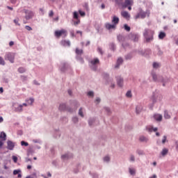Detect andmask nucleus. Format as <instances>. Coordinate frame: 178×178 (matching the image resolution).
<instances>
[{
  "mask_svg": "<svg viewBox=\"0 0 178 178\" xmlns=\"http://www.w3.org/2000/svg\"><path fill=\"white\" fill-rule=\"evenodd\" d=\"M154 34H155V31L149 29H145L143 32L144 42L148 44L154 41Z\"/></svg>",
  "mask_w": 178,
  "mask_h": 178,
  "instance_id": "nucleus-1",
  "label": "nucleus"
},
{
  "mask_svg": "<svg viewBox=\"0 0 178 178\" xmlns=\"http://www.w3.org/2000/svg\"><path fill=\"white\" fill-rule=\"evenodd\" d=\"M16 54L13 52H7L4 56L5 60H9L10 63H15Z\"/></svg>",
  "mask_w": 178,
  "mask_h": 178,
  "instance_id": "nucleus-2",
  "label": "nucleus"
},
{
  "mask_svg": "<svg viewBox=\"0 0 178 178\" xmlns=\"http://www.w3.org/2000/svg\"><path fill=\"white\" fill-rule=\"evenodd\" d=\"M59 111H60V112H69L70 113H73V108L69 106H67L66 104L63 103L60 104L59 105V108H58Z\"/></svg>",
  "mask_w": 178,
  "mask_h": 178,
  "instance_id": "nucleus-3",
  "label": "nucleus"
},
{
  "mask_svg": "<svg viewBox=\"0 0 178 178\" xmlns=\"http://www.w3.org/2000/svg\"><path fill=\"white\" fill-rule=\"evenodd\" d=\"M22 13H25L26 20H30V19H33L34 16V13L30 10L23 9Z\"/></svg>",
  "mask_w": 178,
  "mask_h": 178,
  "instance_id": "nucleus-4",
  "label": "nucleus"
},
{
  "mask_svg": "<svg viewBox=\"0 0 178 178\" xmlns=\"http://www.w3.org/2000/svg\"><path fill=\"white\" fill-rule=\"evenodd\" d=\"M129 38L131 40V41H133L134 42H138L140 35H138V33H131L129 35Z\"/></svg>",
  "mask_w": 178,
  "mask_h": 178,
  "instance_id": "nucleus-5",
  "label": "nucleus"
},
{
  "mask_svg": "<svg viewBox=\"0 0 178 178\" xmlns=\"http://www.w3.org/2000/svg\"><path fill=\"white\" fill-rule=\"evenodd\" d=\"M156 98H158V95L156 94L155 92H153L152 98H151L152 103L149 106V109H151V111H152V109H154V105H155V104H156Z\"/></svg>",
  "mask_w": 178,
  "mask_h": 178,
  "instance_id": "nucleus-6",
  "label": "nucleus"
},
{
  "mask_svg": "<svg viewBox=\"0 0 178 178\" xmlns=\"http://www.w3.org/2000/svg\"><path fill=\"white\" fill-rule=\"evenodd\" d=\"M104 80H105L106 84H109V83H112L113 81V79L109 76V74L104 72L102 74Z\"/></svg>",
  "mask_w": 178,
  "mask_h": 178,
  "instance_id": "nucleus-7",
  "label": "nucleus"
},
{
  "mask_svg": "<svg viewBox=\"0 0 178 178\" xmlns=\"http://www.w3.org/2000/svg\"><path fill=\"white\" fill-rule=\"evenodd\" d=\"M70 69V65L67 63H63L62 67L60 68V70L62 72V73H65L66 70H69Z\"/></svg>",
  "mask_w": 178,
  "mask_h": 178,
  "instance_id": "nucleus-8",
  "label": "nucleus"
},
{
  "mask_svg": "<svg viewBox=\"0 0 178 178\" xmlns=\"http://www.w3.org/2000/svg\"><path fill=\"white\" fill-rule=\"evenodd\" d=\"M73 158V153L67 152L65 154H63L61 156V159H63V161H66L67 159H72Z\"/></svg>",
  "mask_w": 178,
  "mask_h": 178,
  "instance_id": "nucleus-9",
  "label": "nucleus"
},
{
  "mask_svg": "<svg viewBox=\"0 0 178 178\" xmlns=\"http://www.w3.org/2000/svg\"><path fill=\"white\" fill-rule=\"evenodd\" d=\"M15 145L16 143L15 142H12V140H8L7 149H9L10 151H13Z\"/></svg>",
  "mask_w": 178,
  "mask_h": 178,
  "instance_id": "nucleus-10",
  "label": "nucleus"
},
{
  "mask_svg": "<svg viewBox=\"0 0 178 178\" xmlns=\"http://www.w3.org/2000/svg\"><path fill=\"white\" fill-rule=\"evenodd\" d=\"M70 104L74 109H77V108L80 106V104H79L77 100H71Z\"/></svg>",
  "mask_w": 178,
  "mask_h": 178,
  "instance_id": "nucleus-11",
  "label": "nucleus"
},
{
  "mask_svg": "<svg viewBox=\"0 0 178 178\" xmlns=\"http://www.w3.org/2000/svg\"><path fill=\"white\" fill-rule=\"evenodd\" d=\"M60 136H61V134L59 129L54 130V134H53L54 138H60Z\"/></svg>",
  "mask_w": 178,
  "mask_h": 178,
  "instance_id": "nucleus-12",
  "label": "nucleus"
},
{
  "mask_svg": "<svg viewBox=\"0 0 178 178\" xmlns=\"http://www.w3.org/2000/svg\"><path fill=\"white\" fill-rule=\"evenodd\" d=\"M66 33V31L64 29H61L60 31H56L54 33V35L57 37V38H59L63 34H65Z\"/></svg>",
  "mask_w": 178,
  "mask_h": 178,
  "instance_id": "nucleus-13",
  "label": "nucleus"
},
{
  "mask_svg": "<svg viewBox=\"0 0 178 178\" xmlns=\"http://www.w3.org/2000/svg\"><path fill=\"white\" fill-rule=\"evenodd\" d=\"M124 79L122 76L117 77V84L118 87H123Z\"/></svg>",
  "mask_w": 178,
  "mask_h": 178,
  "instance_id": "nucleus-14",
  "label": "nucleus"
},
{
  "mask_svg": "<svg viewBox=\"0 0 178 178\" xmlns=\"http://www.w3.org/2000/svg\"><path fill=\"white\" fill-rule=\"evenodd\" d=\"M117 40L119 42H124L126 41V37L122 34L117 35Z\"/></svg>",
  "mask_w": 178,
  "mask_h": 178,
  "instance_id": "nucleus-15",
  "label": "nucleus"
},
{
  "mask_svg": "<svg viewBox=\"0 0 178 178\" xmlns=\"http://www.w3.org/2000/svg\"><path fill=\"white\" fill-rule=\"evenodd\" d=\"M119 22H120V19H119L118 17L116 15H114L111 20V22L113 23V24L116 26V24H119Z\"/></svg>",
  "mask_w": 178,
  "mask_h": 178,
  "instance_id": "nucleus-16",
  "label": "nucleus"
},
{
  "mask_svg": "<svg viewBox=\"0 0 178 178\" xmlns=\"http://www.w3.org/2000/svg\"><path fill=\"white\" fill-rule=\"evenodd\" d=\"M153 118L155 120H156V122H162V115L154 114Z\"/></svg>",
  "mask_w": 178,
  "mask_h": 178,
  "instance_id": "nucleus-17",
  "label": "nucleus"
},
{
  "mask_svg": "<svg viewBox=\"0 0 178 178\" xmlns=\"http://www.w3.org/2000/svg\"><path fill=\"white\" fill-rule=\"evenodd\" d=\"M121 16H122V17H124V19H126L127 20H129V19H130V14H129L127 11L122 12Z\"/></svg>",
  "mask_w": 178,
  "mask_h": 178,
  "instance_id": "nucleus-18",
  "label": "nucleus"
},
{
  "mask_svg": "<svg viewBox=\"0 0 178 178\" xmlns=\"http://www.w3.org/2000/svg\"><path fill=\"white\" fill-rule=\"evenodd\" d=\"M106 29H107V30H112V29H116V25H115V24H109L107 23L106 24Z\"/></svg>",
  "mask_w": 178,
  "mask_h": 178,
  "instance_id": "nucleus-19",
  "label": "nucleus"
},
{
  "mask_svg": "<svg viewBox=\"0 0 178 178\" xmlns=\"http://www.w3.org/2000/svg\"><path fill=\"white\" fill-rule=\"evenodd\" d=\"M125 60H131L133 59V52H129L124 56Z\"/></svg>",
  "mask_w": 178,
  "mask_h": 178,
  "instance_id": "nucleus-20",
  "label": "nucleus"
},
{
  "mask_svg": "<svg viewBox=\"0 0 178 178\" xmlns=\"http://www.w3.org/2000/svg\"><path fill=\"white\" fill-rule=\"evenodd\" d=\"M15 112H23V105L18 104L15 106Z\"/></svg>",
  "mask_w": 178,
  "mask_h": 178,
  "instance_id": "nucleus-21",
  "label": "nucleus"
},
{
  "mask_svg": "<svg viewBox=\"0 0 178 178\" xmlns=\"http://www.w3.org/2000/svg\"><path fill=\"white\" fill-rule=\"evenodd\" d=\"M13 175L16 176L17 175L18 178H22V170L20 169L15 170L13 171Z\"/></svg>",
  "mask_w": 178,
  "mask_h": 178,
  "instance_id": "nucleus-22",
  "label": "nucleus"
},
{
  "mask_svg": "<svg viewBox=\"0 0 178 178\" xmlns=\"http://www.w3.org/2000/svg\"><path fill=\"white\" fill-rule=\"evenodd\" d=\"M109 49L111 51H113V52H115L116 51V44L113 42H111L108 44Z\"/></svg>",
  "mask_w": 178,
  "mask_h": 178,
  "instance_id": "nucleus-23",
  "label": "nucleus"
},
{
  "mask_svg": "<svg viewBox=\"0 0 178 178\" xmlns=\"http://www.w3.org/2000/svg\"><path fill=\"white\" fill-rule=\"evenodd\" d=\"M60 42L63 47H70V40H62Z\"/></svg>",
  "mask_w": 178,
  "mask_h": 178,
  "instance_id": "nucleus-24",
  "label": "nucleus"
},
{
  "mask_svg": "<svg viewBox=\"0 0 178 178\" xmlns=\"http://www.w3.org/2000/svg\"><path fill=\"white\" fill-rule=\"evenodd\" d=\"M152 54V51H151V49H145V58H148L149 55Z\"/></svg>",
  "mask_w": 178,
  "mask_h": 178,
  "instance_id": "nucleus-25",
  "label": "nucleus"
},
{
  "mask_svg": "<svg viewBox=\"0 0 178 178\" xmlns=\"http://www.w3.org/2000/svg\"><path fill=\"white\" fill-rule=\"evenodd\" d=\"M91 65H98V63H99V59L98 58H93L91 61H90Z\"/></svg>",
  "mask_w": 178,
  "mask_h": 178,
  "instance_id": "nucleus-26",
  "label": "nucleus"
},
{
  "mask_svg": "<svg viewBox=\"0 0 178 178\" xmlns=\"http://www.w3.org/2000/svg\"><path fill=\"white\" fill-rule=\"evenodd\" d=\"M159 83H168V79L164 78L162 76H159Z\"/></svg>",
  "mask_w": 178,
  "mask_h": 178,
  "instance_id": "nucleus-27",
  "label": "nucleus"
},
{
  "mask_svg": "<svg viewBox=\"0 0 178 178\" xmlns=\"http://www.w3.org/2000/svg\"><path fill=\"white\" fill-rule=\"evenodd\" d=\"M152 77L153 81H154V83H156L157 81H159L158 75H156V74L155 72L152 73Z\"/></svg>",
  "mask_w": 178,
  "mask_h": 178,
  "instance_id": "nucleus-28",
  "label": "nucleus"
},
{
  "mask_svg": "<svg viewBox=\"0 0 178 178\" xmlns=\"http://www.w3.org/2000/svg\"><path fill=\"white\" fill-rule=\"evenodd\" d=\"M142 111H143V107H141V106H136V115H140V113H141Z\"/></svg>",
  "mask_w": 178,
  "mask_h": 178,
  "instance_id": "nucleus-29",
  "label": "nucleus"
},
{
  "mask_svg": "<svg viewBox=\"0 0 178 178\" xmlns=\"http://www.w3.org/2000/svg\"><path fill=\"white\" fill-rule=\"evenodd\" d=\"M169 152V149L167 148H163L161 152V154L162 156H165V155H168V153Z\"/></svg>",
  "mask_w": 178,
  "mask_h": 178,
  "instance_id": "nucleus-30",
  "label": "nucleus"
},
{
  "mask_svg": "<svg viewBox=\"0 0 178 178\" xmlns=\"http://www.w3.org/2000/svg\"><path fill=\"white\" fill-rule=\"evenodd\" d=\"M75 54H76V56L83 55L84 54V51L83 49H79V48H76Z\"/></svg>",
  "mask_w": 178,
  "mask_h": 178,
  "instance_id": "nucleus-31",
  "label": "nucleus"
},
{
  "mask_svg": "<svg viewBox=\"0 0 178 178\" xmlns=\"http://www.w3.org/2000/svg\"><path fill=\"white\" fill-rule=\"evenodd\" d=\"M26 102L28 105H33L34 104V98H29L26 99Z\"/></svg>",
  "mask_w": 178,
  "mask_h": 178,
  "instance_id": "nucleus-32",
  "label": "nucleus"
},
{
  "mask_svg": "<svg viewBox=\"0 0 178 178\" xmlns=\"http://www.w3.org/2000/svg\"><path fill=\"white\" fill-rule=\"evenodd\" d=\"M76 60H79V62H80V63H84V58H83V57H81V55L76 56Z\"/></svg>",
  "mask_w": 178,
  "mask_h": 178,
  "instance_id": "nucleus-33",
  "label": "nucleus"
},
{
  "mask_svg": "<svg viewBox=\"0 0 178 178\" xmlns=\"http://www.w3.org/2000/svg\"><path fill=\"white\" fill-rule=\"evenodd\" d=\"M166 37V33L165 32H160L159 34V40H163Z\"/></svg>",
  "mask_w": 178,
  "mask_h": 178,
  "instance_id": "nucleus-34",
  "label": "nucleus"
},
{
  "mask_svg": "<svg viewBox=\"0 0 178 178\" xmlns=\"http://www.w3.org/2000/svg\"><path fill=\"white\" fill-rule=\"evenodd\" d=\"M139 140L141 143H148V138L145 136H140Z\"/></svg>",
  "mask_w": 178,
  "mask_h": 178,
  "instance_id": "nucleus-35",
  "label": "nucleus"
},
{
  "mask_svg": "<svg viewBox=\"0 0 178 178\" xmlns=\"http://www.w3.org/2000/svg\"><path fill=\"white\" fill-rule=\"evenodd\" d=\"M38 177V174L37 172H33L31 175L26 177V178H37Z\"/></svg>",
  "mask_w": 178,
  "mask_h": 178,
  "instance_id": "nucleus-36",
  "label": "nucleus"
},
{
  "mask_svg": "<svg viewBox=\"0 0 178 178\" xmlns=\"http://www.w3.org/2000/svg\"><path fill=\"white\" fill-rule=\"evenodd\" d=\"M164 118L165 119H170V115H169V111H168V110L164 111Z\"/></svg>",
  "mask_w": 178,
  "mask_h": 178,
  "instance_id": "nucleus-37",
  "label": "nucleus"
},
{
  "mask_svg": "<svg viewBox=\"0 0 178 178\" xmlns=\"http://www.w3.org/2000/svg\"><path fill=\"white\" fill-rule=\"evenodd\" d=\"M95 122V118H90L88 120V124L89 126L91 127V126H92V124H94V123Z\"/></svg>",
  "mask_w": 178,
  "mask_h": 178,
  "instance_id": "nucleus-38",
  "label": "nucleus"
},
{
  "mask_svg": "<svg viewBox=\"0 0 178 178\" xmlns=\"http://www.w3.org/2000/svg\"><path fill=\"white\" fill-rule=\"evenodd\" d=\"M0 138H1V140L5 141L6 140V134L5 132H1L0 134Z\"/></svg>",
  "mask_w": 178,
  "mask_h": 178,
  "instance_id": "nucleus-39",
  "label": "nucleus"
},
{
  "mask_svg": "<svg viewBox=\"0 0 178 178\" xmlns=\"http://www.w3.org/2000/svg\"><path fill=\"white\" fill-rule=\"evenodd\" d=\"M79 12L74 11V12L73 13V19H75V20H79Z\"/></svg>",
  "mask_w": 178,
  "mask_h": 178,
  "instance_id": "nucleus-40",
  "label": "nucleus"
},
{
  "mask_svg": "<svg viewBox=\"0 0 178 178\" xmlns=\"http://www.w3.org/2000/svg\"><path fill=\"white\" fill-rule=\"evenodd\" d=\"M138 55H140L141 56H145V50H143L142 49H138L137 51Z\"/></svg>",
  "mask_w": 178,
  "mask_h": 178,
  "instance_id": "nucleus-41",
  "label": "nucleus"
},
{
  "mask_svg": "<svg viewBox=\"0 0 178 178\" xmlns=\"http://www.w3.org/2000/svg\"><path fill=\"white\" fill-rule=\"evenodd\" d=\"M157 55L159 56H162V55H163V51H162V50H161V47H159V46H157Z\"/></svg>",
  "mask_w": 178,
  "mask_h": 178,
  "instance_id": "nucleus-42",
  "label": "nucleus"
},
{
  "mask_svg": "<svg viewBox=\"0 0 178 178\" xmlns=\"http://www.w3.org/2000/svg\"><path fill=\"white\" fill-rule=\"evenodd\" d=\"M124 29L126 31H130V30H131V28L130 26H129V25L127 24H124Z\"/></svg>",
  "mask_w": 178,
  "mask_h": 178,
  "instance_id": "nucleus-43",
  "label": "nucleus"
},
{
  "mask_svg": "<svg viewBox=\"0 0 178 178\" xmlns=\"http://www.w3.org/2000/svg\"><path fill=\"white\" fill-rule=\"evenodd\" d=\"M104 109L106 111L107 115H111L112 113V111H111V108L109 107H104Z\"/></svg>",
  "mask_w": 178,
  "mask_h": 178,
  "instance_id": "nucleus-44",
  "label": "nucleus"
},
{
  "mask_svg": "<svg viewBox=\"0 0 178 178\" xmlns=\"http://www.w3.org/2000/svg\"><path fill=\"white\" fill-rule=\"evenodd\" d=\"M78 13L80 15V16H81V17H84L86 16V12L81 10H79Z\"/></svg>",
  "mask_w": 178,
  "mask_h": 178,
  "instance_id": "nucleus-45",
  "label": "nucleus"
},
{
  "mask_svg": "<svg viewBox=\"0 0 178 178\" xmlns=\"http://www.w3.org/2000/svg\"><path fill=\"white\" fill-rule=\"evenodd\" d=\"M122 47L124 49H126V48H127L128 47H130V44H129L128 42H123L122 43Z\"/></svg>",
  "mask_w": 178,
  "mask_h": 178,
  "instance_id": "nucleus-46",
  "label": "nucleus"
},
{
  "mask_svg": "<svg viewBox=\"0 0 178 178\" xmlns=\"http://www.w3.org/2000/svg\"><path fill=\"white\" fill-rule=\"evenodd\" d=\"M72 120L73 123H74V124L79 123V118L77 116L73 117L72 118Z\"/></svg>",
  "mask_w": 178,
  "mask_h": 178,
  "instance_id": "nucleus-47",
  "label": "nucleus"
},
{
  "mask_svg": "<svg viewBox=\"0 0 178 178\" xmlns=\"http://www.w3.org/2000/svg\"><path fill=\"white\" fill-rule=\"evenodd\" d=\"M89 175H90V176H92V178H98V174H97V172H89Z\"/></svg>",
  "mask_w": 178,
  "mask_h": 178,
  "instance_id": "nucleus-48",
  "label": "nucleus"
},
{
  "mask_svg": "<svg viewBox=\"0 0 178 178\" xmlns=\"http://www.w3.org/2000/svg\"><path fill=\"white\" fill-rule=\"evenodd\" d=\"M5 65H6L5 60H3V58L0 56V65L5 66Z\"/></svg>",
  "mask_w": 178,
  "mask_h": 178,
  "instance_id": "nucleus-49",
  "label": "nucleus"
},
{
  "mask_svg": "<svg viewBox=\"0 0 178 178\" xmlns=\"http://www.w3.org/2000/svg\"><path fill=\"white\" fill-rule=\"evenodd\" d=\"M79 115L81 118H84V113H83V108H81V107L79 110Z\"/></svg>",
  "mask_w": 178,
  "mask_h": 178,
  "instance_id": "nucleus-50",
  "label": "nucleus"
},
{
  "mask_svg": "<svg viewBox=\"0 0 178 178\" xmlns=\"http://www.w3.org/2000/svg\"><path fill=\"white\" fill-rule=\"evenodd\" d=\"M18 72H19V73H24V72H26V68L21 67L18 68Z\"/></svg>",
  "mask_w": 178,
  "mask_h": 178,
  "instance_id": "nucleus-51",
  "label": "nucleus"
},
{
  "mask_svg": "<svg viewBox=\"0 0 178 178\" xmlns=\"http://www.w3.org/2000/svg\"><path fill=\"white\" fill-rule=\"evenodd\" d=\"M152 66L154 69H158V67H159V63L157 62H154Z\"/></svg>",
  "mask_w": 178,
  "mask_h": 178,
  "instance_id": "nucleus-52",
  "label": "nucleus"
},
{
  "mask_svg": "<svg viewBox=\"0 0 178 178\" xmlns=\"http://www.w3.org/2000/svg\"><path fill=\"white\" fill-rule=\"evenodd\" d=\"M90 69L93 70V72H97V70H98V66L92 65Z\"/></svg>",
  "mask_w": 178,
  "mask_h": 178,
  "instance_id": "nucleus-53",
  "label": "nucleus"
},
{
  "mask_svg": "<svg viewBox=\"0 0 178 178\" xmlns=\"http://www.w3.org/2000/svg\"><path fill=\"white\" fill-rule=\"evenodd\" d=\"M21 145L22 147H29V143H27L24 140H22V141H21Z\"/></svg>",
  "mask_w": 178,
  "mask_h": 178,
  "instance_id": "nucleus-54",
  "label": "nucleus"
},
{
  "mask_svg": "<svg viewBox=\"0 0 178 178\" xmlns=\"http://www.w3.org/2000/svg\"><path fill=\"white\" fill-rule=\"evenodd\" d=\"M148 131H154V132H156V131H158V127H155V128H154V127H151V128H149L148 129Z\"/></svg>",
  "mask_w": 178,
  "mask_h": 178,
  "instance_id": "nucleus-55",
  "label": "nucleus"
},
{
  "mask_svg": "<svg viewBox=\"0 0 178 178\" xmlns=\"http://www.w3.org/2000/svg\"><path fill=\"white\" fill-rule=\"evenodd\" d=\"M129 173L131 175V176H134V175H136V170L129 168Z\"/></svg>",
  "mask_w": 178,
  "mask_h": 178,
  "instance_id": "nucleus-56",
  "label": "nucleus"
},
{
  "mask_svg": "<svg viewBox=\"0 0 178 178\" xmlns=\"http://www.w3.org/2000/svg\"><path fill=\"white\" fill-rule=\"evenodd\" d=\"M126 97H127V98H131V97H132L131 90H128L127 92Z\"/></svg>",
  "mask_w": 178,
  "mask_h": 178,
  "instance_id": "nucleus-57",
  "label": "nucleus"
},
{
  "mask_svg": "<svg viewBox=\"0 0 178 178\" xmlns=\"http://www.w3.org/2000/svg\"><path fill=\"white\" fill-rule=\"evenodd\" d=\"M116 63L122 65V63H123V58H122V57L118 58Z\"/></svg>",
  "mask_w": 178,
  "mask_h": 178,
  "instance_id": "nucleus-58",
  "label": "nucleus"
},
{
  "mask_svg": "<svg viewBox=\"0 0 178 178\" xmlns=\"http://www.w3.org/2000/svg\"><path fill=\"white\" fill-rule=\"evenodd\" d=\"M111 161V158L108 156H106L104 158V162H110Z\"/></svg>",
  "mask_w": 178,
  "mask_h": 178,
  "instance_id": "nucleus-59",
  "label": "nucleus"
},
{
  "mask_svg": "<svg viewBox=\"0 0 178 178\" xmlns=\"http://www.w3.org/2000/svg\"><path fill=\"white\" fill-rule=\"evenodd\" d=\"M136 152L138 155H144V151L141 150V149H137Z\"/></svg>",
  "mask_w": 178,
  "mask_h": 178,
  "instance_id": "nucleus-60",
  "label": "nucleus"
},
{
  "mask_svg": "<svg viewBox=\"0 0 178 178\" xmlns=\"http://www.w3.org/2000/svg\"><path fill=\"white\" fill-rule=\"evenodd\" d=\"M147 16V13H145V12H142V13H140V17L142 18V19H145V17Z\"/></svg>",
  "mask_w": 178,
  "mask_h": 178,
  "instance_id": "nucleus-61",
  "label": "nucleus"
},
{
  "mask_svg": "<svg viewBox=\"0 0 178 178\" xmlns=\"http://www.w3.org/2000/svg\"><path fill=\"white\" fill-rule=\"evenodd\" d=\"M167 138H168V136H163V139H162V141H161L162 144H165V143H166Z\"/></svg>",
  "mask_w": 178,
  "mask_h": 178,
  "instance_id": "nucleus-62",
  "label": "nucleus"
},
{
  "mask_svg": "<svg viewBox=\"0 0 178 178\" xmlns=\"http://www.w3.org/2000/svg\"><path fill=\"white\" fill-rule=\"evenodd\" d=\"M14 23L16 26H20V24L19 23V18L14 19Z\"/></svg>",
  "mask_w": 178,
  "mask_h": 178,
  "instance_id": "nucleus-63",
  "label": "nucleus"
},
{
  "mask_svg": "<svg viewBox=\"0 0 178 178\" xmlns=\"http://www.w3.org/2000/svg\"><path fill=\"white\" fill-rule=\"evenodd\" d=\"M88 97H94V92L93 91H89L88 92Z\"/></svg>",
  "mask_w": 178,
  "mask_h": 178,
  "instance_id": "nucleus-64",
  "label": "nucleus"
}]
</instances>
